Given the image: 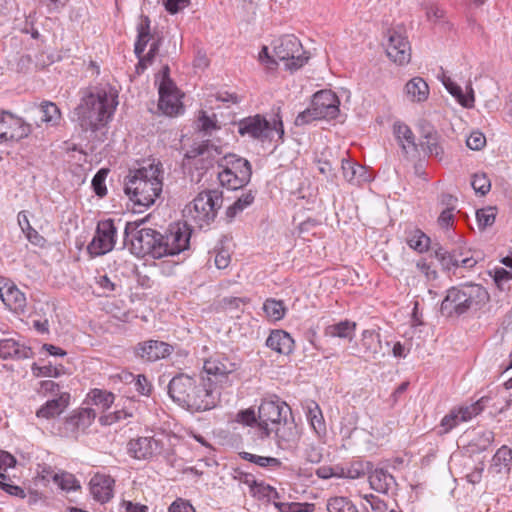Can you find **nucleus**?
<instances>
[{
    "label": "nucleus",
    "mask_w": 512,
    "mask_h": 512,
    "mask_svg": "<svg viewBox=\"0 0 512 512\" xmlns=\"http://www.w3.org/2000/svg\"><path fill=\"white\" fill-rule=\"evenodd\" d=\"M168 395L179 406L191 412L209 411L219 401V393L211 389L203 374H176L168 384Z\"/></svg>",
    "instance_id": "obj_1"
},
{
    "label": "nucleus",
    "mask_w": 512,
    "mask_h": 512,
    "mask_svg": "<svg viewBox=\"0 0 512 512\" xmlns=\"http://www.w3.org/2000/svg\"><path fill=\"white\" fill-rule=\"evenodd\" d=\"M147 165L129 170L124 178V192L135 206L148 208L160 196L163 188V165L160 160L148 159Z\"/></svg>",
    "instance_id": "obj_2"
},
{
    "label": "nucleus",
    "mask_w": 512,
    "mask_h": 512,
    "mask_svg": "<svg viewBox=\"0 0 512 512\" xmlns=\"http://www.w3.org/2000/svg\"><path fill=\"white\" fill-rule=\"evenodd\" d=\"M118 102L104 89L89 90L84 93L74 110L83 131L96 132L106 126Z\"/></svg>",
    "instance_id": "obj_3"
},
{
    "label": "nucleus",
    "mask_w": 512,
    "mask_h": 512,
    "mask_svg": "<svg viewBox=\"0 0 512 512\" xmlns=\"http://www.w3.org/2000/svg\"><path fill=\"white\" fill-rule=\"evenodd\" d=\"M490 301V294L481 284L465 283L450 287L440 305V313L460 317L469 311H479Z\"/></svg>",
    "instance_id": "obj_4"
},
{
    "label": "nucleus",
    "mask_w": 512,
    "mask_h": 512,
    "mask_svg": "<svg viewBox=\"0 0 512 512\" xmlns=\"http://www.w3.org/2000/svg\"><path fill=\"white\" fill-rule=\"evenodd\" d=\"M145 219L129 221L124 228V246L128 247L137 257L151 256L154 259L163 257L165 251L161 245L162 233L159 231L141 227Z\"/></svg>",
    "instance_id": "obj_5"
},
{
    "label": "nucleus",
    "mask_w": 512,
    "mask_h": 512,
    "mask_svg": "<svg viewBox=\"0 0 512 512\" xmlns=\"http://www.w3.org/2000/svg\"><path fill=\"white\" fill-rule=\"evenodd\" d=\"M222 204V191L208 189L198 193L193 201L186 205L184 213L197 227L203 228L215 221Z\"/></svg>",
    "instance_id": "obj_6"
},
{
    "label": "nucleus",
    "mask_w": 512,
    "mask_h": 512,
    "mask_svg": "<svg viewBox=\"0 0 512 512\" xmlns=\"http://www.w3.org/2000/svg\"><path fill=\"white\" fill-rule=\"evenodd\" d=\"M235 125H237L240 136H248L262 143L271 141L274 131L278 134L279 139H283L284 136V126L280 116V108H278L272 121H269L262 114H255L240 119Z\"/></svg>",
    "instance_id": "obj_7"
},
{
    "label": "nucleus",
    "mask_w": 512,
    "mask_h": 512,
    "mask_svg": "<svg viewBox=\"0 0 512 512\" xmlns=\"http://www.w3.org/2000/svg\"><path fill=\"white\" fill-rule=\"evenodd\" d=\"M217 165L222 170L218 173L219 182L230 190L245 187L251 180V163L237 154L228 153L221 158Z\"/></svg>",
    "instance_id": "obj_8"
},
{
    "label": "nucleus",
    "mask_w": 512,
    "mask_h": 512,
    "mask_svg": "<svg viewBox=\"0 0 512 512\" xmlns=\"http://www.w3.org/2000/svg\"><path fill=\"white\" fill-rule=\"evenodd\" d=\"M238 368L239 364L233 362L225 354H215L204 361V379L216 393L217 388H225L232 385L230 375Z\"/></svg>",
    "instance_id": "obj_9"
},
{
    "label": "nucleus",
    "mask_w": 512,
    "mask_h": 512,
    "mask_svg": "<svg viewBox=\"0 0 512 512\" xmlns=\"http://www.w3.org/2000/svg\"><path fill=\"white\" fill-rule=\"evenodd\" d=\"M273 52L277 59L285 62V68L291 72L303 67L309 59L300 40L294 35L279 38L274 44Z\"/></svg>",
    "instance_id": "obj_10"
},
{
    "label": "nucleus",
    "mask_w": 512,
    "mask_h": 512,
    "mask_svg": "<svg viewBox=\"0 0 512 512\" xmlns=\"http://www.w3.org/2000/svg\"><path fill=\"white\" fill-rule=\"evenodd\" d=\"M192 228L186 222L170 224L166 233L162 234L161 245L164 246L163 257L178 255L188 250Z\"/></svg>",
    "instance_id": "obj_11"
},
{
    "label": "nucleus",
    "mask_w": 512,
    "mask_h": 512,
    "mask_svg": "<svg viewBox=\"0 0 512 512\" xmlns=\"http://www.w3.org/2000/svg\"><path fill=\"white\" fill-rule=\"evenodd\" d=\"M32 124L8 110H0V143L18 142L32 133Z\"/></svg>",
    "instance_id": "obj_12"
},
{
    "label": "nucleus",
    "mask_w": 512,
    "mask_h": 512,
    "mask_svg": "<svg viewBox=\"0 0 512 512\" xmlns=\"http://www.w3.org/2000/svg\"><path fill=\"white\" fill-rule=\"evenodd\" d=\"M117 227L113 219L100 220L95 235L87 246L91 257L102 256L113 250L116 244Z\"/></svg>",
    "instance_id": "obj_13"
},
{
    "label": "nucleus",
    "mask_w": 512,
    "mask_h": 512,
    "mask_svg": "<svg viewBox=\"0 0 512 512\" xmlns=\"http://www.w3.org/2000/svg\"><path fill=\"white\" fill-rule=\"evenodd\" d=\"M290 411V407L278 397L263 399L258 407V427L269 436L272 431L269 424L278 426L282 420L287 419V413Z\"/></svg>",
    "instance_id": "obj_14"
},
{
    "label": "nucleus",
    "mask_w": 512,
    "mask_h": 512,
    "mask_svg": "<svg viewBox=\"0 0 512 512\" xmlns=\"http://www.w3.org/2000/svg\"><path fill=\"white\" fill-rule=\"evenodd\" d=\"M173 351L174 346L156 339L141 341L132 347L134 357L143 363H154L166 359Z\"/></svg>",
    "instance_id": "obj_15"
},
{
    "label": "nucleus",
    "mask_w": 512,
    "mask_h": 512,
    "mask_svg": "<svg viewBox=\"0 0 512 512\" xmlns=\"http://www.w3.org/2000/svg\"><path fill=\"white\" fill-rule=\"evenodd\" d=\"M96 418V412L92 408H78L65 417L60 432L65 437H77L78 433L85 432Z\"/></svg>",
    "instance_id": "obj_16"
},
{
    "label": "nucleus",
    "mask_w": 512,
    "mask_h": 512,
    "mask_svg": "<svg viewBox=\"0 0 512 512\" xmlns=\"http://www.w3.org/2000/svg\"><path fill=\"white\" fill-rule=\"evenodd\" d=\"M388 42L386 44L387 56L395 63L404 65L410 62L411 47L407 37L395 29L387 32Z\"/></svg>",
    "instance_id": "obj_17"
},
{
    "label": "nucleus",
    "mask_w": 512,
    "mask_h": 512,
    "mask_svg": "<svg viewBox=\"0 0 512 512\" xmlns=\"http://www.w3.org/2000/svg\"><path fill=\"white\" fill-rule=\"evenodd\" d=\"M311 105L314 108V114L320 119H335L340 112V100L331 90L316 92L312 97Z\"/></svg>",
    "instance_id": "obj_18"
},
{
    "label": "nucleus",
    "mask_w": 512,
    "mask_h": 512,
    "mask_svg": "<svg viewBox=\"0 0 512 512\" xmlns=\"http://www.w3.org/2000/svg\"><path fill=\"white\" fill-rule=\"evenodd\" d=\"M0 298L3 304L14 313H24L27 306L25 294L16 284L4 276H0Z\"/></svg>",
    "instance_id": "obj_19"
},
{
    "label": "nucleus",
    "mask_w": 512,
    "mask_h": 512,
    "mask_svg": "<svg viewBox=\"0 0 512 512\" xmlns=\"http://www.w3.org/2000/svg\"><path fill=\"white\" fill-rule=\"evenodd\" d=\"M164 444L154 437H138L131 439L127 444V450L131 457L138 460H146L154 455L161 454Z\"/></svg>",
    "instance_id": "obj_20"
},
{
    "label": "nucleus",
    "mask_w": 512,
    "mask_h": 512,
    "mask_svg": "<svg viewBox=\"0 0 512 512\" xmlns=\"http://www.w3.org/2000/svg\"><path fill=\"white\" fill-rule=\"evenodd\" d=\"M159 100L158 109L162 114L174 117L184 113V105L181 101L182 94L178 87H163L158 88Z\"/></svg>",
    "instance_id": "obj_21"
},
{
    "label": "nucleus",
    "mask_w": 512,
    "mask_h": 512,
    "mask_svg": "<svg viewBox=\"0 0 512 512\" xmlns=\"http://www.w3.org/2000/svg\"><path fill=\"white\" fill-rule=\"evenodd\" d=\"M387 349L382 345L380 334L375 330H364L358 344V356L365 361L385 356Z\"/></svg>",
    "instance_id": "obj_22"
},
{
    "label": "nucleus",
    "mask_w": 512,
    "mask_h": 512,
    "mask_svg": "<svg viewBox=\"0 0 512 512\" xmlns=\"http://www.w3.org/2000/svg\"><path fill=\"white\" fill-rule=\"evenodd\" d=\"M277 446L289 452H294L299 445L300 432L295 422L285 419L275 429Z\"/></svg>",
    "instance_id": "obj_23"
},
{
    "label": "nucleus",
    "mask_w": 512,
    "mask_h": 512,
    "mask_svg": "<svg viewBox=\"0 0 512 512\" xmlns=\"http://www.w3.org/2000/svg\"><path fill=\"white\" fill-rule=\"evenodd\" d=\"M432 250L435 257L440 262L444 271L455 270L459 267L471 269L477 264V259L474 257H464L462 259H456L455 254L451 253L449 249L436 243L432 246Z\"/></svg>",
    "instance_id": "obj_24"
},
{
    "label": "nucleus",
    "mask_w": 512,
    "mask_h": 512,
    "mask_svg": "<svg viewBox=\"0 0 512 512\" xmlns=\"http://www.w3.org/2000/svg\"><path fill=\"white\" fill-rule=\"evenodd\" d=\"M28 112L39 116V121L35 120L37 127H40L42 123L56 126L61 119L60 109L55 103L50 101H43L39 105L34 104L28 109Z\"/></svg>",
    "instance_id": "obj_25"
},
{
    "label": "nucleus",
    "mask_w": 512,
    "mask_h": 512,
    "mask_svg": "<svg viewBox=\"0 0 512 512\" xmlns=\"http://www.w3.org/2000/svg\"><path fill=\"white\" fill-rule=\"evenodd\" d=\"M70 399V393H60L57 398L46 401L36 411V417L49 420L61 415L70 405Z\"/></svg>",
    "instance_id": "obj_26"
},
{
    "label": "nucleus",
    "mask_w": 512,
    "mask_h": 512,
    "mask_svg": "<svg viewBox=\"0 0 512 512\" xmlns=\"http://www.w3.org/2000/svg\"><path fill=\"white\" fill-rule=\"evenodd\" d=\"M114 479L104 474H96L90 480V491L94 499L106 503L113 497Z\"/></svg>",
    "instance_id": "obj_27"
},
{
    "label": "nucleus",
    "mask_w": 512,
    "mask_h": 512,
    "mask_svg": "<svg viewBox=\"0 0 512 512\" xmlns=\"http://www.w3.org/2000/svg\"><path fill=\"white\" fill-rule=\"evenodd\" d=\"M266 346L279 354L289 355L294 350V339L288 332L276 329L266 339Z\"/></svg>",
    "instance_id": "obj_28"
},
{
    "label": "nucleus",
    "mask_w": 512,
    "mask_h": 512,
    "mask_svg": "<svg viewBox=\"0 0 512 512\" xmlns=\"http://www.w3.org/2000/svg\"><path fill=\"white\" fill-rule=\"evenodd\" d=\"M33 352L30 347L21 345L12 338L0 340V358L7 359H28L32 357Z\"/></svg>",
    "instance_id": "obj_29"
},
{
    "label": "nucleus",
    "mask_w": 512,
    "mask_h": 512,
    "mask_svg": "<svg viewBox=\"0 0 512 512\" xmlns=\"http://www.w3.org/2000/svg\"><path fill=\"white\" fill-rule=\"evenodd\" d=\"M423 138L425 141L421 142L423 151L428 156H433L438 160H442L444 156V149L440 143L441 136L432 126L423 127Z\"/></svg>",
    "instance_id": "obj_30"
},
{
    "label": "nucleus",
    "mask_w": 512,
    "mask_h": 512,
    "mask_svg": "<svg viewBox=\"0 0 512 512\" xmlns=\"http://www.w3.org/2000/svg\"><path fill=\"white\" fill-rule=\"evenodd\" d=\"M342 174L346 181L352 184L360 185L370 181V175L366 168L353 161L342 159Z\"/></svg>",
    "instance_id": "obj_31"
},
{
    "label": "nucleus",
    "mask_w": 512,
    "mask_h": 512,
    "mask_svg": "<svg viewBox=\"0 0 512 512\" xmlns=\"http://www.w3.org/2000/svg\"><path fill=\"white\" fill-rule=\"evenodd\" d=\"M393 132L405 154H408L409 150L413 152L418 151L415 135L408 125L402 122H396L393 126Z\"/></svg>",
    "instance_id": "obj_32"
},
{
    "label": "nucleus",
    "mask_w": 512,
    "mask_h": 512,
    "mask_svg": "<svg viewBox=\"0 0 512 512\" xmlns=\"http://www.w3.org/2000/svg\"><path fill=\"white\" fill-rule=\"evenodd\" d=\"M369 483L375 491L385 493L392 485L396 484V480L387 470L376 468L370 472Z\"/></svg>",
    "instance_id": "obj_33"
},
{
    "label": "nucleus",
    "mask_w": 512,
    "mask_h": 512,
    "mask_svg": "<svg viewBox=\"0 0 512 512\" xmlns=\"http://www.w3.org/2000/svg\"><path fill=\"white\" fill-rule=\"evenodd\" d=\"M135 411V402L132 399L127 398L120 409H116L112 413L102 415L99 418V421L102 425H112L121 420L132 418Z\"/></svg>",
    "instance_id": "obj_34"
},
{
    "label": "nucleus",
    "mask_w": 512,
    "mask_h": 512,
    "mask_svg": "<svg viewBox=\"0 0 512 512\" xmlns=\"http://www.w3.org/2000/svg\"><path fill=\"white\" fill-rule=\"evenodd\" d=\"M356 322L345 319L338 323L328 325L324 329V335L352 340L355 335Z\"/></svg>",
    "instance_id": "obj_35"
},
{
    "label": "nucleus",
    "mask_w": 512,
    "mask_h": 512,
    "mask_svg": "<svg viewBox=\"0 0 512 512\" xmlns=\"http://www.w3.org/2000/svg\"><path fill=\"white\" fill-rule=\"evenodd\" d=\"M441 80L447 91L456 98L460 105L465 108H472L474 106L475 99L472 89H470L469 94H464L462 88L453 82L450 77L443 74Z\"/></svg>",
    "instance_id": "obj_36"
},
{
    "label": "nucleus",
    "mask_w": 512,
    "mask_h": 512,
    "mask_svg": "<svg viewBox=\"0 0 512 512\" xmlns=\"http://www.w3.org/2000/svg\"><path fill=\"white\" fill-rule=\"evenodd\" d=\"M18 224L25 234L27 240L37 247L43 248L46 244V239L35 230L27 217L26 211H20L17 216Z\"/></svg>",
    "instance_id": "obj_37"
},
{
    "label": "nucleus",
    "mask_w": 512,
    "mask_h": 512,
    "mask_svg": "<svg viewBox=\"0 0 512 512\" xmlns=\"http://www.w3.org/2000/svg\"><path fill=\"white\" fill-rule=\"evenodd\" d=\"M405 90L408 97L416 102L425 101L429 95L428 84L420 77H415L408 81L405 85Z\"/></svg>",
    "instance_id": "obj_38"
},
{
    "label": "nucleus",
    "mask_w": 512,
    "mask_h": 512,
    "mask_svg": "<svg viewBox=\"0 0 512 512\" xmlns=\"http://www.w3.org/2000/svg\"><path fill=\"white\" fill-rule=\"evenodd\" d=\"M490 401L491 398L489 396H483L476 402L472 403L471 405L460 406L458 408H455V410L459 415L460 420H462V422H467L471 420L473 417L479 415L489 404Z\"/></svg>",
    "instance_id": "obj_39"
},
{
    "label": "nucleus",
    "mask_w": 512,
    "mask_h": 512,
    "mask_svg": "<svg viewBox=\"0 0 512 512\" xmlns=\"http://www.w3.org/2000/svg\"><path fill=\"white\" fill-rule=\"evenodd\" d=\"M263 311L269 320L275 322L285 317L287 308L282 300L268 298L263 303Z\"/></svg>",
    "instance_id": "obj_40"
},
{
    "label": "nucleus",
    "mask_w": 512,
    "mask_h": 512,
    "mask_svg": "<svg viewBox=\"0 0 512 512\" xmlns=\"http://www.w3.org/2000/svg\"><path fill=\"white\" fill-rule=\"evenodd\" d=\"M115 400V395L112 392L101 390V389H92L88 394L86 401L90 404L100 406L102 409H108Z\"/></svg>",
    "instance_id": "obj_41"
},
{
    "label": "nucleus",
    "mask_w": 512,
    "mask_h": 512,
    "mask_svg": "<svg viewBox=\"0 0 512 512\" xmlns=\"http://www.w3.org/2000/svg\"><path fill=\"white\" fill-rule=\"evenodd\" d=\"M373 469V463L370 461H353L351 462L346 471L342 469V474L347 478L357 479L363 477L365 474L370 475L371 470Z\"/></svg>",
    "instance_id": "obj_42"
},
{
    "label": "nucleus",
    "mask_w": 512,
    "mask_h": 512,
    "mask_svg": "<svg viewBox=\"0 0 512 512\" xmlns=\"http://www.w3.org/2000/svg\"><path fill=\"white\" fill-rule=\"evenodd\" d=\"M239 455L242 459L254 463L262 468L278 469L282 466V462L275 457L259 456L249 452H241Z\"/></svg>",
    "instance_id": "obj_43"
},
{
    "label": "nucleus",
    "mask_w": 512,
    "mask_h": 512,
    "mask_svg": "<svg viewBox=\"0 0 512 512\" xmlns=\"http://www.w3.org/2000/svg\"><path fill=\"white\" fill-rule=\"evenodd\" d=\"M212 150H214L216 154L222 153L220 147L212 144L210 140H205L195 146L190 147V149L186 151L184 158L188 160L196 159L198 157L204 156L205 154H211Z\"/></svg>",
    "instance_id": "obj_44"
},
{
    "label": "nucleus",
    "mask_w": 512,
    "mask_h": 512,
    "mask_svg": "<svg viewBox=\"0 0 512 512\" xmlns=\"http://www.w3.org/2000/svg\"><path fill=\"white\" fill-rule=\"evenodd\" d=\"M307 419L315 432L320 433L321 431H325V422L322 411L319 405L314 401H312L308 406Z\"/></svg>",
    "instance_id": "obj_45"
},
{
    "label": "nucleus",
    "mask_w": 512,
    "mask_h": 512,
    "mask_svg": "<svg viewBox=\"0 0 512 512\" xmlns=\"http://www.w3.org/2000/svg\"><path fill=\"white\" fill-rule=\"evenodd\" d=\"M407 244L415 251L423 253L429 249L430 238L421 230L417 229L407 238Z\"/></svg>",
    "instance_id": "obj_46"
},
{
    "label": "nucleus",
    "mask_w": 512,
    "mask_h": 512,
    "mask_svg": "<svg viewBox=\"0 0 512 512\" xmlns=\"http://www.w3.org/2000/svg\"><path fill=\"white\" fill-rule=\"evenodd\" d=\"M496 215V207L488 206L477 210L476 219L479 229L484 230L485 228L492 226L495 222Z\"/></svg>",
    "instance_id": "obj_47"
},
{
    "label": "nucleus",
    "mask_w": 512,
    "mask_h": 512,
    "mask_svg": "<svg viewBox=\"0 0 512 512\" xmlns=\"http://www.w3.org/2000/svg\"><path fill=\"white\" fill-rule=\"evenodd\" d=\"M63 366H53L51 364L45 366H39L36 363H33L31 366V370L34 376L36 377H54L57 378L63 373Z\"/></svg>",
    "instance_id": "obj_48"
},
{
    "label": "nucleus",
    "mask_w": 512,
    "mask_h": 512,
    "mask_svg": "<svg viewBox=\"0 0 512 512\" xmlns=\"http://www.w3.org/2000/svg\"><path fill=\"white\" fill-rule=\"evenodd\" d=\"M273 505L280 512H311L313 504L310 503H299V502H277L273 501Z\"/></svg>",
    "instance_id": "obj_49"
},
{
    "label": "nucleus",
    "mask_w": 512,
    "mask_h": 512,
    "mask_svg": "<svg viewBox=\"0 0 512 512\" xmlns=\"http://www.w3.org/2000/svg\"><path fill=\"white\" fill-rule=\"evenodd\" d=\"M108 169L102 168L97 171L92 179V188L98 197H104L107 194L105 180L108 174Z\"/></svg>",
    "instance_id": "obj_50"
},
{
    "label": "nucleus",
    "mask_w": 512,
    "mask_h": 512,
    "mask_svg": "<svg viewBox=\"0 0 512 512\" xmlns=\"http://www.w3.org/2000/svg\"><path fill=\"white\" fill-rule=\"evenodd\" d=\"M462 420H460L459 415L457 414L455 408L450 410V412L445 415L441 422H440V430L438 431V434H446L450 432L453 428L458 426Z\"/></svg>",
    "instance_id": "obj_51"
},
{
    "label": "nucleus",
    "mask_w": 512,
    "mask_h": 512,
    "mask_svg": "<svg viewBox=\"0 0 512 512\" xmlns=\"http://www.w3.org/2000/svg\"><path fill=\"white\" fill-rule=\"evenodd\" d=\"M471 186L476 193L486 195L491 188V182L486 174H474L471 180Z\"/></svg>",
    "instance_id": "obj_52"
},
{
    "label": "nucleus",
    "mask_w": 512,
    "mask_h": 512,
    "mask_svg": "<svg viewBox=\"0 0 512 512\" xmlns=\"http://www.w3.org/2000/svg\"><path fill=\"white\" fill-rule=\"evenodd\" d=\"M425 14H426L427 20L430 22H433L434 24L439 23V22L448 24V22L445 21L446 11L444 9L440 8L436 4L426 5L425 6Z\"/></svg>",
    "instance_id": "obj_53"
},
{
    "label": "nucleus",
    "mask_w": 512,
    "mask_h": 512,
    "mask_svg": "<svg viewBox=\"0 0 512 512\" xmlns=\"http://www.w3.org/2000/svg\"><path fill=\"white\" fill-rule=\"evenodd\" d=\"M493 280L498 289L504 291L506 289L505 284L512 280V271H509L503 267L494 269Z\"/></svg>",
    "instance_id": "obj_54"
},
{
    "label": "nucleus",
    "mask_w": 512,
    "mask_h": 512,
    "mask_svg": "<svg viewBox=\"0 0 512 512\" xmlns=\"http://www.w3.org/2000/svg\"><path fill=\"white\" fill-rule=\"evenodd\" d=\"M269 492H273V486L266 484L264 481H258L257 487H255L250 494L258 501L267 502L269 499Z\"/></svg>",
    "instance_id": "obj_55"
},
{
    "label": "nucleus",
    "mask_w": 512,
    "mask_h": 512,
    "mask_svg": "<svg viewBox=\"0 0 512 512\" xmlns=\"http://www.w3.org/2000/svg\"><path fill=\"white\" fill-rule=\"evenodd\" d=\"M493 461L496 465L508 466L512 462V450L508 446L503 445L496 451Z\"/></svg>",
    "instance_id": "obj_56"
},
{
    "label": "nucleus",
    "mask_w": 512,
    "mask_h": 512,
    "mask_svg": "<svg viewBox=\"0 0 512 512\" xmlns=\"http://www.w3.org/2000/svg\"><path fill=\"white\" fill-rule=\"evenodd\" d=\"M59 485L62 490L71 491L77 490L80 488L78 481L72 474L62 473L60 474V478H58V482H55Z\"/></svg>",
    "instance_id": "obj_57"
},
{
    "label": "nucleus",
    "mask_w": 512,
    "mask_h": 512,
    "mask_svg": "<svg viewBox=\"0 0 512 512\" xmlns=\"http://www.w3.org/2000/svg\"><path fill=\"white\" fill-rule=\"evenodd\" d=\"M135 390L144 396H149L152 392L153 386L144 374H139L134 382Z\"/></svg>",
    "instance_id": "obj_58"
},
{
    "label": "nucleus",
    "mask_w": 512,
    "mask_h": 512,
    "mask_svg": "<svg viewBox=\"0 0 512 512\" xmlns=\"http://www.w3.org/2000/svg\"><path fill=\"white\" fill-rule=\"evenodd\" d=\"M237 421L247 426H254L255 424L258 425V414L256 415L252 408L240 410L237 413Z\"/></svg>",
    "instance_id": "obj_59"
},
{
    "label": "nucleus",
    "mask_w": 512,
    "mask_h": 512,
    "mask_svg": "<svg viewBox=\"0 0 512 512\" xmlns=\"http://www.w3.org/2000/svg\"><path fill=\"white\" fill-rule=\"evenodd\" d=\"M165 10L169 14H177L190 5L191 0H162Z\"/></svg>",
    "instance_id": "obj_60"
},
{
    "label": "nucleus",
    "mask_w": 512,
    "mask_h": 512,
    "mask_svg": "<svg viewBox=\"0 0 512 512\" xmlns=\"http://www.w3.org/2000/svg\"><path fill=\"white\" fill-rule=\"evenodd\" d=\"M314 113H315L314 108L311 105L309 108L305 109L304 111L300 112L297 115V117L294 121V124L296 126H303V125L311 123L313 120H320V118L317 115H315Z\"/></svg>",
    "instance_id": "obj_61"
},
{
    "label": "nucleus",
    "mask_w": 512,
    "mask_h": 512,
    "mask_svg": "<svg viewBox=\"0 0 512 512\" xmlns=\"http://www.w3.org/2000/svg\"><path fill=\"white\" fill-rule=\"evenodd\" d=\"M151 20L149 16L142 14L140 16V23L137 25V34H139L142 38L148 39L150 41L153 39V35L151 34Z\"/></svg>",
    "instance_id": "obj_62"
},
{
    "label": "nucleus",
    "mask_w": 512,
    "mask_h": 512,
    "mask_svg": "<svg viewBox=\"0 0 512 512\" xmlns=\"http://www.w3.org/2000/svg\"><path fill=\"white\" fill-rule=\"evenodd\" d=\"M214 252L215 255V265L218 269H225L228 267L230 263V254L227 250H225L223 247H215Z\"/></svg>",
    "instance_id": "obj_63"
},
{
    "label": "nucleus",
    "mask_w": 512,
    "mask_h": 512,
    "mask_svg": "<svg viewBox=\"0 0 512 512\" xmlns=\"http://www.w3.org/2000/svg\"><path fill=\"white\" fill-rule=\"evenodd\" d=\"M168 512H196V510L188 500L177 498L168 507Z\"/></svg>",
    "instance_id": "obj_64"
}]
</instances>
